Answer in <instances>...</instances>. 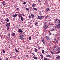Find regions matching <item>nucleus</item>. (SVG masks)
I'll list each match as a JSON object with an SVG mask.
<instances>
[{"label":"nucleus","mask_w":60,"mask_h":60,"mask_svg":"<svg viewBox=\"0 0 60 60\" xmlns=\"http://www.w3.org/2000/svg\"><path fill=\"white\" fill-rule=\"evenodd\" d=\"M45 32H47V30H46V29H45Z\"/></svg>","instance_id":"nucleus-51"},{"label":"nucleus","mask_w":60,"mask_h":60,"mask_svg":"<svg viewBox=\"0 0 60 60\" xmlns=\"http://www.w3.org/2000/svg\"><path fill=\"white\" fill-rule=\"evenodd\" d=\"M22 16H25V15L24 14H22Z\"/></svg>","instance_id":"nucleus-54"},{"label":"nucleus","mask_w":60,"mask_h":60,"mask_svg":"<svg viewBox=\"0 0 60 60\" xmlns=\"http://www.w3.org/2000/svg\"><path fill=\"white\" fill-rule=\"evenodd\" d=\"M15 50L16 52H18V50H17L16 49H15Z\"/></svg>","instance_id":"nucleus-49"},{"label":"nucleus","mask_w":60,"mask_h":60,"mask_svg":"<svg viewBox=\"0 0 60 60\" xmlns=\"http://www.w3.org/2000/svg\"><path fill=\"white\" fill-rule=\"evenodd\" d=\"M50 9L49 8H48L45 11H46L48 12V11H50Z\"/></svg>","instance_id":"nucleus-13"},{"label":"nucleus","mask_w":60,"mask_h":60,"mask_svg":"<svg viewBox=\"0 0 60 60\" xmlns=\"http://www.w3.org/2000/svg\"><path fill=\"white\" fill-rule=\"evenodd\" d=\"M51 54H52V55H53V54H55V52H54L53 51H51Z\"/></svg>","instance_id":"nucleus-18"},{"label":"nucleus","mask_w":60,"mask_h":60,"mask_svg":"<svg viewBox=\"0 0 60 60\" xmlns=\"http://www.w3.org/2000/svg\"><path fill=\"white\" fill-rule=\"evenodd\" d=\"M33 9H34V10H35V11H37V9L36 8H33Z\"/></svg>","instance_id":"nucleus-29"},{"label":"nucleus","mask_w":60,"mask_h":60,"mask_svg":"<svg viewBox=\"0 0 60 60\" xmlns=\"http://www.w3.org/2000/svg\"><path fill=\"white\" fill-rule=\"evenodd\" d=\"M17 15L15 14V15H13V18H16L17 17Z\"/></svg>","instance_id":"nucleus-17"},{"label":"nucleus","mask_w":60,"mask_h":60,"mask_svg":"<svg viewBox=\"0 0 60 60\" xmlns=\"http://www.w3.org/2000/svg\"><path fill=\"white\" fill-rule=\"evenodd\" d=\"M56 54H58V53H59V51L57 52H56Z\"/></svg>","instance_id":"nucleus-48"},{"label":"nucleus","mask_w":60,"mask_h":60,"mask_svg":"<svg viewBox=\"0 0 60 60\" xmlns=\"http://www.w3.org/2000/svg\"><path fill=\"white\" fill-rule=\"evenodd\" d=\"M40 56H41V58H43V55L42 54L40 55Z\"/></svg>","instance_id":"nucleus-23"},{"label":"nucleus","mask_w":60,"mask_h":60,"mask_svg":"<svg viewBox=\"0 0 60 60\" xmlns=\"http://www.w3.org/2000/svg\"><path fill=\"white\" fill-rule=\"evenodd\" d=\"M59 25L60 26V22L59 23Z\"/></svg>","instance_id":"nucleus-59"},{"label":"nucleus","mask_w":60,"mask_h":60,"mask_svg":"<svg viewBox=\"0 0 60 60\" xmlns=\"http://www.w3.org/2000/svg\"><path fill=\"white\" fill-rule=\"evenodd\" d=\"M47 24V22H44V26L46 25V24Z\"/></svg>","instance_id":"nucleus-30"},{"label":"nucleus","mask_w":60,"mask_h":60,"mask_svg":"<svg viewBox=\"0 0 60 60\" xmlns=\"http://www.w3.org/2000/svg\"><path fill=\"white\" fill-rule=\"evenodd\" d=\"M26 11H29V9L27 8H26Z\"/></svg>","instance_id":"nucleus-27"},{"label":"nucleus","mask_w":60,"mask_h":60,"mask_svg":"<svg viewBox=\"0 0 60 60\" xmlns=\"http://www.w3.org/2000/svg\"><path fill=\"white\" fill-rule=\"evenodd\" d=\"M10 36H9V37H8V38H10Z\"/></svg>","instance_id":"nucleus-62"},{"label":"nucleus","mask_w":60,"mask_h":60,"mask_svg":"<svg viewBox=\"0 0 60 60\" xmlns=\"http://www.w3.org/2000/svg\"><path fill=\"white\" fill-rule=\"evenodd\" d=\"M46 56L47 57H51V56L50 55H46Z\"/></svg>","instance_id":"nucleus-12"},{"label":"nucleus","mask_w":60,"mask_h":60,"mask_svg":"<svg viewBox=\"0 0 60 60\" xmlns=\"http://www.w3.org/2000/svg\"><path fill=\"white\" fill-rule=\"evenodd\" d=\"M21 2H23V0H21Z\"/></svg>","instance_id":"nucleus-61"},{"label":"nucleus","mask_w":60,"mask_h":60,"mask_svg":"<svg viewBox=\"0 0 60 60\" xmlns=\"http://www.w3.org/2000/svg\"><path fill=\"white\" fill-rule=\"evenodd\" d=\"M38 2H39V3H40V1H38Z\"/></svg>","instance_id":"nucleus-60"},{"label":"nucleus","mask_w":60,"mask_h":60,"mask_svg":"<svg viewBox=\"0 0 60 60\" xmlns=\"http://www.w3.org/2000/svg\"><path fill=\"white\" fill-rule=\"evenodd\" d=\"M6 60H8V58H6Z\"/></svg>","instance_id":"nucleus-52"},{"label":"nucleus","mask_w":60,"mask_h":60,"mask_svg":"<svg viewBox=\"0 0 60 60\" xmlns=\"http://www.w3.org/2000/svg\"><path fill=\"white\" fill-rule=\"evenodd\" d=\"M36 5V4H33L32 5V6L33 7H34Z\"/></svg>","instance_id":"nucleus-16"},{"label":"nucleus","mask_w":60,"mask_h":60,"mask_svg":"<svg viewBox=\"0 0 60 60\" xmlns=\"http://www.w3.org/2000/svg\"><path fill=\"white\" fill-rule=\"evenodd\" d=\"M10 26V23H8L6 25V26Z\"/></svg>","instance_id":"nucleus-14"},{"label":"nucleus","mask_w":60,"mask_h":60,"mask_svg":"<svg viewBox=\"0 0 60 60\" xmlns=\"http://www.w3.org/2000/svg\"><path fill=\"white\" fill-rule=\"evenodd\" d=\"M18 31H22V30L21 29H19L18 30Z\"/></svg>","instance_id":"nucleus-39"},{"label":"nucleus","mask_w":60,"mask_h":60,"mask_svg":"<svg viewBox=\"0 0 60 60\" xmlns=\"http://www.w3.org/2000/svg\"><path fill=\"white\" fill-rule=\"evenodd\" d=\"M31 39H32L31 37H29V40H31Z\"/></svg>","instance_id":"nucleus-37"},{"label":"nucleus","mask_w":60,"mask_h":60,"mask_svg":"<svg viewBox=\"0 0 60 60\" xmlns=\"http://www.w3.org/2000/svg\"><path fill=\"white\" fill-rule=\"evenodd\" d=\"M57 45L56 44H55V46H54V48H57Z\"/></svg>","instance_id":"nucleus-22"},{"label":"nucleus","mask_w":60,"mask_h":60,"mask_svg":"<svg viewBox=\"0 0 60 60\" xmlns=\"http://www.w3.org/2000/svg\"><path fill=\"white\" fill-rule=\"evenodd\" d=\"M34 51L36 53H37L38 52L37 50V49H35Z\"/></svg>","instance_id":"nucleus-25"},{"label":"nucleus","mask_w":60,"mask_h":60,"mask_svg":"<svg viewBox=\"0 0 60 60\" xmlns=\"http://www.w3.org/2000/svg\"><path fill=\"white\" fill-rule=\"evenodd\" d=\"M33 58H34V59H35L37 60V59H38V58L36 57H35V56H33Z\"/></svg>","instance_id":"nucleus-19"},{"label":"nucleus","mask_w":60,"mask_h":60,"mask_svg":"<svg viewBox=\"0 0 60 60\" xmlns=\"http://www.w3.org/2000/svg\"><path fill=\"white\" fill-rule=\"evenodd\" d=\"M53 43H52V42H49V46H51V45H53Z\"/></svg>","instance_id":"nucleus-10"},{"label":"nucleus","mask_w":60,"mask_h":60,"mask_svg":"<svg viewBox=\"0 0 60 60\" xmlns=\"http://www.w3.org/2000/svg\"><path fill=\"white\" fill-rule=\"evenodd\" d=\"M58 40H60V36H59V37L58 38Z\"/></svg>","instance_id":"nucleus-47"},{"label":"nucleus","mask_w":60,"mask_h":60,"mask_svg":"<svg viewBox=\"0 0 60 60\" xmlns=\"http://www.w3.org/2000/svg\"><path fill=\"white\" fill-rule=\"evenodd\" d=\"M54 41L55 42H57V40L56 39H55L54 40Z\"/></svg>","instance_id":"nucleus-41"},{"label":"nucleus","mask_w":60,"mask_h":60,"mask_svg":"<svg viewBox=\"0 0 60 60\" xmlns=\"http://www.w3.org/2000/svg\"><path fill=\"white\" fill-rule=\"evenodd\" d=\"M19 8H16V10H17V11H19Z\"/></svg>","instance_id":"nucleus-44"},{"label":"nucleus","mask_w":60,"mask_h":60,"mask_svg":"<svg viewBox=\"0 0 60 60\" xmlns=\"http://www.w3.org/2000/svg\"><path fill=\"white\" fill-rule=\"evenodd\" d=\"M20 49H19V48H18V50H19Z\"/></svg>","instance_id":"nucleus-58"},{"label":"nucleus","mask_w":60,"mask_h":60,"mask_svg":"<svg viewBox=\"0 0 60 60\" xmlns=\"http://www.w3.org/2000/svg\"><path fill=\"white\" fill-rule=\"evenodd\" d=\"M52 24V23H50L49 24V25L50 26V25H51Z\"/></svg>","instance_id":"nucleus-38"},{"label":"nucleus","mask_w":60,"mask_h":60,"mask_svg":"<svg viewBox=\"0 0 60 60\" xmlns=\"http://www.w3.org/2000/svg\"><path fill=\"white\" fill-rule=\"evenodd\" d=\"M31 17H32V18L33 19H34V14H32L31 15Z\"/></svg>","instance_id":"nucleus-11"},{"label":"nucleus","mask_w":60,"mask_h":60,"mask_svg":"<svg viewBox=\"0 0 60 60\" xmlns=\"http://www.w3.org/2000/svg\"><path fill=\"white\" fill-rule=\"evenodd\" d=\"M57 57L55 58L56 59H57V60L58 59H60V56H59V55H57Z\"/></svg>","instance_id":"nucleus-5"},{"label":"nucleus","mask_w":60,"mask_h":60,"mask_svg":"<svg viewBox=\"0 0 60 60\" xmlns=\"http://www.w3.org/2000/svg\"><path fill=\"white\" fill-rule=\"evenodd\" d=\"M6 21H7V22H9V20L8 19H7L6 20Z\"/></svg>","instance_id":"nucleus-32"},{"label":"nucleus","mask_w":60,"mask_h":60,"mask_svg":"<svg viewBox=\"0 0 60 60\" xmlns=\"http://www.w3.org/2000/svg\"><path fill=\"white\" fill-rule=\"evenodd\" d=\"M16 34H15V33L14 32L12 33V36H15V35Z\"/></svg>","instance_id":"nucleus-15"},{"label":"nucleus","mask_w":60,"mask_h":60,"mask_svg":"<svg viewBox=\"0 0 60 60\" xmlns=\"http://www.w3.org/2000/svg\"><path fill=\"white\" fill-rule=\"evenodd\" d=\"M20 36L21 37H22L23 36V35L22 34H21L20 35Z\"/></svg>","instance_id":"nucleus-40"},{"label":"nucleus","mask_w":60,"mask_h":60,"mask_svg":"<svg viewBox=\"0 0 60 60\" xmlns=\"http://www.w3.org/2000/svg\"><path fill=\"white\" fill-rule=\"evenodd\" d=\"M40 16H42V14L40 13Z\"/></svg>","instance_id":"nucleus-50"},{"label":"nucleus","mask_w":60,"mask_h":60,"mask_svg":"<svg viewBox=\"0 0 60 60\" xmlns=\"http://www.w3.org/2000/svg\"><path fill=\"white\" fill-rule=\"evenodd\" d=\"M38 18L39 19H43V18H44V16H39L38 17Z\"/></svg>","instance_id":"nucleus-3"},{"label":"nucleus","mask_w":60,"mask_h":60,"mask_svg":"<svg viewBox=\"0 0 60 60\" xmlns=\"http://www.w3.org/2000/svg\"><path fill=\"white\" fill-rule=\"evenodd\" d=\"M41 39L42 40V41L43 42V44H45V41H44V39H43V38H42Z\"/></svg>","instance_id":"nucleus-6"},{"label":"nucleus","mask_w":60,"mask_h":60,"mask_svg":"<svg viewBox=\"0 0 60 60\" xmlns=\"http://www.w3.org/2000/svg\"><path fill=\"white\" fill-rule=\"evenodd\" d=\"M28 55H27L26 56L27 57H28Z\"/></svg>","instance_id":"nucleus-56"},{"label":"nucleus","mask_w":60,"mask_h":60,"mask_svg":"<svg viewBox=\"0 0 60 60\" xmlns=\"http://www.w3.org/2000/svg\"><path fill=\"white\" fill-rule=\"evenodd\" d=\"M18 16L19 18H20L22 16V14L19 13L18 15Z\"/></svg>","instance_id":"nucleus-4"},{"label":"nucleus","mask_w":60,"mask_h":60,"mask_svg":"<svg viewBox=\"0 0 60 60\" xmlns=\"http://www.w3.org/2000/svg\"><path fill=\"white\" fill-rule=\"evenodd\" d=\"M46 18H48V16H47L46 17Z\"/></svg>","instance_id":"nucleus-57"},{"label":"nucleus","mask_w":60,"mask_h":60,"mask_svg":"<svg viewBox=\"0 0 60 60\" xmlns=\"http://www.w3.org/2000/svg\"><path fill=\"white\" fill-rule=\"evenodd\" d=\"M55 22L56 23H57V24H59L60 22V20H58V19L57 18L55 20Z\"/></svg>","instance_id":"nucleus-1"},{"label":"nucleus","mask_w":60,"mask_h":60,"mask_svg":"<svg viewBox=\"0 0 60 60\" xmlns=\"http://www.w3.org/2000/svg\"><path fill=\"white\" fill-rule=\"evenodd\" d=\"M2 51H3V52L4 53H5V51L4 50H2Z\"/></svg>","instance_id":"nucleus-36"},{"label":"nucleus","mask_w":60,"mask_h":60,"mask_svg":"<svg viewBox=\"0 0 60 60\" xmlns=\"http://www.w3.org/2000/svg\"><path fill=\"white\" fill-rule=\"evenodd\" d=\"M55 31V30H54V28H52L51 30V32H52L53 31Z\"/></svg>","instance_id":"nucleus-20"},{"label":"nucleus","mask_w":60,"mask_h":60,"mask_svg":"<svg viewBox=\"0 0 60 60\" xmlns=\"http://www.w3.org/2000/svg\"><path fill=\"white\" fill-rule=\"evenodd\" d=\"M21 20H22V21H23V17L22 16L21 17Z\"/></svg>","instance_id":"nucleus-28"},{"label":"nucleus","mask_w":60,"mask_h":60,"mask_svg":"<svg viewBox=\"0 0 60 60\" xmlns=\"http://www.w3.org/2000/svg\"><path fill=\"white\" fill-rule=\"evenodd\" d=\"M35 25L36 26H38V23L37 22H36L35 23Z\"/></svg>","instance_id":"nucleus-24"},{"label":"nucleus","mask_w":60,"mask_h":60,"mask_svg":"<svg viewBox=\"0 0 60 60\" xmlns=\"http://www.w3.org/2000/svg\"><path fill=\"white\" fill-rule=\"evenodd\" d=\"M8 35L9 36H10V33H9Z\"/></svg>","instance_id":"nucleus-53"},{"label":"nucleus","mask_w":60,"mask_h":60,"mask_svg":"<svg viewBox=\"0 0 60 60\" xmlns=\"http://www.w3.org/2000/svg\"><path fill=\"white\" fill-rule=\"evenodd\" d=\"M32 54H33V56H35V54H34V53H32Z\"/></svg>","instance_id":"nucleus-55"},{"label":"nucleus","mask_w":60,"mask_h":60,"mask_svg":"<svg viewBox=\"0 0 60 60\" xmlns=\"http://www.w3.org/2000/svg\"><path fill=\"white\" fill-rule=\"evenodd\" d=\"M48 27V25H44L43 28L44 29H46Z\"/></svg>","instance_id":"nucleus-9"},{"label":"nucleus","mask_w":60,"mask_h":60,"mask_svg":"<svg viewBox=\"0 0 60 60\" xmlns=\"http://www.w3.org/2000/svg\"><path fill=\"white\" fill-rule=\"evenodd\" d=\"M38 49H40L41 48V47L40 46H38Z\"/></svg>","instance_id":"nucleus-34"},{"label":"nucleus","mask_w":60,"mask_h":60,"mask_svg":"<svg viewBox=\"0 0 60 60\" xmlns=\"http://www.w3.org/2000/svg\"><path fill=\"white\" fill-rule=\"evenodd\" d=\"M42 53H44V50H42Z\"/></svg>","instance_id":"nucleus-42"},{"label":"nucleus","mask_w":60,"mask_h":60,"mask_svg":"<svg viewBox=\"0 0 60 60\" xmlns=\"http://www.w3.org/2000/svg\"><path fill=\"white\" fill-rule=\"evenodd\" d=\"M18 33H22L23 32V31H18Z\"/></svg>","instance_id":"nucleus-43"},{"label":"nucleus","mask_w":60,"mask_h":60,"mask_svg":"<svg viewBox=\"0 0 60 60\" xmlns=\"http://www.w3.org/2000/svg\"><path fill=\"white\" fill-rule=\"evenodd\" d=\"M7 29V30L9 31V29H10V27L9 26H8Z\"/></svg>","instance_id":"nucleus-26"},{"label":"nucleus","mask_w":60,"mask_h":60,"mask_svg":"<svg viewBox=\"0 0 60 60\" xmlns=\"http://www.w3.org/2000/svg\"><path fill=\"white\" fill-rule=\"evenodd\" d=\"M26 4V2H24L23 3V4L24 5Z\"/></svg>","instance_id":"nucleus-35"},{"label":"nucleus","mask_w":60,"mask_h":60,"mask_svg":"<svg viewBox=\"0 0 60 60\" xmlns=\"http://www.w3.org/2000/svg\"><path fill=\"white\" fill-rule=\"evenodd\" d=\"M2 4H3V6H5V2H4V1H3L2 2Z\"/></svg>","instance_id":"nucleus-7"},{"label":"nucleus","mask_w":60,"mask_h":60,"mask_svg":"<svg viewBox=\"0 0 60 60\" xmlns=\"http://www.w3.org/2000/svg\"><path fill=\"white\" fill-rule=\"evenodd\" d=\"M49 35H51V33L50 32H49Z\"/></svg>","instance_id":"nucleus-46"},{"label":"nucleus","mask_w":60,"mask_h":60,"mask_svg":"<svg viewBox=\"0 0 60 60\" xmlns=\"http://www.w3.org/2000/svg\"><path fill=\"white\" fill-rule=\"evenodd\" d=\"M60 25H57L56 26V28H60Z\"/></svg>","instance_id":"nucleus-21"},{"label":"nucleus","mask_w":60,"mask_h":60,"mask_svg":"<svg viewBox=\"0 0 60 60\" xmlns=\"http://www.w3.org/2000/svg\"><path fill=\"white\" fill-rule=\"evenodd\" d=\"M29 19H31V16L30 15H29Z\"/></svg>","instance_id":"nucleus-33"},{"label":"nucleus","mask_w":60,"mask_h":60,"mask_svg":"<svg viewBox=\"0 0 60 60\" xmlns=\"http://www.w3.org/2000/svg\"><path fill=\"white\" fill-rule=\"evenodd\" d=\"M56 51H59V52L60 53V47H57L56 49Z\"/></svg>","instance_id":"nucleus-2"},{"label":"nucleus","mask_w":60,"mask_h":60,"mask_svg":"<svg viewBox=\"0 0 60 60\" xmlns=\"http://www.w3.org/2000/svg\"><path fill=\"white\" fill-rule=\"evenodd\" d=\"M46 38L47 40H50V38L48 36H46Z\"/></svg>","instance_id":"nucleus-8"},{"label":"nucleus","mask_w":60,"mask_h":60,"mask_svg":"<svg viewBox=\"0 0 60 60\" xmlns=\"http://www.w3.org/2000/svg\"><path fill=\"white\" fill-rule=\"evenodd\" d=\"M20 39H21V40H22V39H24L23 38H22V37H21L20 38Z\"/></svg>","instance_id":"nucleus-45"},{"label":"nucleus","mask_w":60,"mask_h":60,"mask_svg":"<svg viewBox=\"0 0 60 60\" xmlns=\"http://www.w3.org/2000/svg\"><path fill=\"white\" fill-rule=\"evenodd\" d=\"M44 60H48V58H44Z\"/></svg>","instance_id":"nucleus-31"}]
</instances>
